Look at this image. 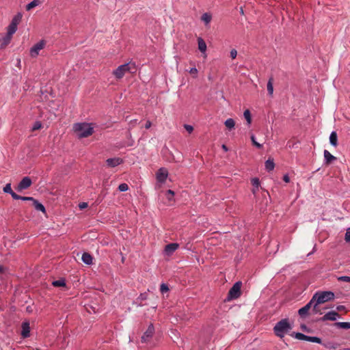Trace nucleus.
Segmentation results:
<instances>
[{
  "instance_id": "052dcab7",
  "label": "nucleus",
  "mask_w": 350,
  "mask_h": 350,
  "mask_svg": "<svg viewBox=\"0 0 350 350\" xmlns=\"http://www.w3.org/2000/svg\"><path fill=\"white\" fill-rule=\"evenodd\" d=\"M301 329H302L303 330H306V325H301Z\"/></svg>"
},
{
  "instance_id": "ddd939ff",
  "label": "nucleus",
  "mask_w": 350,
  "mask_h": 350,
  "mask_svg": "<svg viewBox=\"0 0 350 350\" xmlns=\"http://www.w3.org/2000/svg\"><path fill=\"white\" fill-rule=\"evenodd\" d=\"M179 247V245L176 243H169L165 245L164 253L167 256H171Z\"/></svg>"
},
{
  "instance_id": "c85d7f7f",
  "label": "nucleus",
  "mask_w": 350,
  "mask_h": 350,
  "mask_svg": "<svg viewBox=\"0 0 350 350\" xmlns=\"http://www.w3.org/2000/svg\"><path fill=\"white\" fill-rule=\"evenodd\" d=\"M244 118H245L247 123L250 125L252 122V116L249 109H246L243 113Z\"/></svg>"
},
{
  "instance_id": "79ce46f5",
  "label": "nucleus",
  "mask_w": 350,
  "mask_h": 350,
  "mask_svg": "<svg viewBox=\"0 0 350 350\" xmlns=\"http://www.w3.org/2000/svg\"><path fill=\"white\" fill-rule=\"evenodd\" d=\"M345 239L347 242H350V228L347 230Z\"/></svg>"
},
{
  "instance_id": "58836bf2",
  "label": "nucleus",
  "mask_w": 350,
  "mask_h": 350,
  "mask_svg": "<svg viewBox=\"0 0 350 350\" xmlns=\"http://www.w3.org/2000/svg\"><path fill=\"white\" fill-rule=\"evenodd\" d=\"M166 195H167V198H168V200H172L173 196H174V192L172 190L169 189L167 191Z\"/></svg>"
},
{
  "instance_id": "5701e85b",
  "label": "nucleus",
  "mask_w": 350,
  "mask_h": 350,
  "mask_svg": "<svg viewBox=\"0 0 350 350\" xmlns=\"http://www.w3.org/2000/svg\"><path fill=\"white\" fill-rule=\"evenodd\" d=\"M275 163L273 159H268L265 162V169L268 171H272L274 169Z\"/></svg>"
},
{
  "instance_id": "2eb2a0df",
  "label": "nucleus",
  "mask_w": 350,
  "mask_h": 350,
  "mask_svg": "<svg viewBox=\"0 0 350 350\" xmlns=\"http://www.w3.org/2000/svg\"><path fill=\"white\" fill-rule=\"evenodd\" d=\"M323 156L325 159V163L326 164L331 163L332 161L336 160V157L333 156L328 150H325L323 152Z\"/></svg>"
},
{
  "instance_id": "f03ea898",
  "label": "nucleus",
  "mask_w": 350,
  "mask_h": 350,
  "mask_svg": "<svg viewBox=\"0 0 350 350\" xmlns=\"http://www.w3.org/2000/svg\"><path fill=\"white\" fill-rule=\"evenodd\" d=\"M291 329L292 325L289 323L288 319H283L275 325L273 331L277 336L283 338Z\"/></svg>"
},
{
  "instance_id": "393cba45",
  "label": "nucleus",
  "mask_w": 350,
  "mask_h": 350,
  "mask_svg": "<svg viewBox=\"0 0 350 350\" xmlns=\"http://www.w3.org/2000/svg\"><path fill=\"white\" fill-rule=\"evenodd\" d=\"M224 124L229 130H231L234 129L235 122L232 118H228L225 121Z\"/></svg>"
},
{
  "instance_id": "4468645a",
  "label": "nucleus",
  "mask_w": 350,
  "mask_h": 350,
  "mask_svg": "<svg viewBox=\"0 0 350 350\" xmlns=\"http://www.w3.org/2000/svg\"><path fill=\"white\" fill-rule=\"evenodd\" d=\"M21 336L23 338H26L30 336V327L29 322H23L21 325Z\"/></svg>"
},
{
  "instance_id": "9b49d317",
  "label": "nucleus",
  "mask_w": 350,
  "mask_h": 350,
  "mask_svg": "<svg viewBox=\"0 0 350 350\" xmlns=\"http://www.w3.org/2000/svg\"><path fill=\"white\" fill-rule=\"evenodd\" d=\"M168 176V172L165 167H161L157 172V180L160 183H165Z\"/></svg>"
},
{
  "instance_id": "9d476101",
  "label": "nucleus",
  "mask_w": 350,
  "mask_h": 350,
  "mask_svg": "<svg viewBox=\"0 0 350 350\" xmlns=\"http://www.w3.org/2000/svg\"><path fill=\"white\" fill-rule=\"evenodd\" d=\"M338 317V313L332 310L327 312L323 317L319 319L317 321H335Z\"/></svg>"
},
{
  "instance_id": "de8ad7c7",
  "label": "nucleus",
  "mask_w": 350,
  "mask_h": 350,
  "mask_svg": "<svg viewBox=\"0 0 350 350\" xmlns=\"http://www.w3.org/2000/svg\"><path fill=\"white\" fill-rule=\"evenodd\" d=\"M34 198L33 197H23L22 196V199L21 200H23V201H31L32 202L34 201Z\"/></svg>"
},
{
  "instance_id": "72a5a7b5",
  "label": "nucleus",
  "mask_w": 350,
  "mask_h": 350,
  "mask_svg": "<svg viewBox=\"0 0 350 350\" xmlns=\"http://www.w3.org/2000/svg\"><path fill=\"white\" fill-rule=\"evenodd\" d=\"M3 191L5 193L11 194L13 191L12 189V187H11V184L10 183L6 184L5 185V187L3 188Z\"/></svg>"
},
{
  "instance_id": "0eeeda50",
  "label": "nucleus",
  "mask_w": 350,
  "mask_h": 350,
  "mask_svg": "<svg viewBox=\"0 0 350 350\" xmlns=\"http://www.w3.org/2000/svg\"><path fill=\"white\" fill-rule=\"evenodd\" d=\"M31 184V179L29 176H25L18 184L16 189L18 191H21L29 188Z\"/></svg>"
},
{
  "instance_id": "4c0bfd02",
  "label": "nucleus",
  "mask_w": 350,
  "mask_h": 350,
  "mask_svg": "<svg viewBox=\"0 0 350 350\" xmlns=\"http://www.w3.org/2000/svg\"><path fill=\"white\" fill-rule=\"evenodd\" d=\"M338 280L350 283V276H347V275L340 276L338 278Z\"/></svg>"
},
{
  "instance_id": "f3484780",
  "label": "nucleus",
  "mask_w": 350,
  "mask_h": 350,
  "mask_svg": "<svg viewBox=\"0 0 350 350\" xmlns=\"http://www.w3.org/2000/svg\"><path fill=\"white\" fill-rule=\"evenodd\" d=\"M81 260L85 265H90L92 263V256L88 253H83L81 257Z\"/></svg>"
},
{
  "instance_id": "412c9836",
  "label": "nucleus",
  "mask_w": 350,
  "mask_h": 350,
  "mask_svg": "<svg viewBox=\"0 0 350 350\" xmlns=\"http://www.w3.org/2000/svg\"><path fill=\"white\" fill-rule=\"evenodd\" d=\"M252 184L254 187V189H252V193L254 194L256 193V191L258 189V187L260 186V180L258 178H253L251 180Z\"/></svg>"
},
{
  "instance_id": "1a4fd4ad",
  "label": "nucleus",
  "mask_w": 350,
  "mask_h": 350,
  "mask_svg": "<svg viewBox=\"0 0 350 350\" xmlns=\"http://www.w3.org/2000/svg\"><path fill=\"white\" fill-rule=\"evenodd\" d=\"M45 45L44 40H40L36 44H34L30 49V55L33 57H36L39 54L40 50H42Z\"/></svg>"
},
{
  "instance_id": "680f3d73",
  "label": "nucleus",
  "mask_w": 350,
  "mask_h": 350,
  "mask_svg": "<svg viewBox=\"0 0 350 350\" xmlns=\"http://www.w3.org/2000/svg\"><path fill=\"white\" fill-rule=\"evenodd\" d=\"M241 13H242V14L243 13V10L242 8L241 9Z\"/></svg>"
},
{
  "instance_id": "a211bd4d",
  "label": "nucleus",
  "mask_w": 350,
  "mask_h": 350,
  "mask_svg": "<svg viewBox=\"0 0 350 350\" xmlns=\"http://www.w3.org/2000/svg\"><path fill=\"white\" fill-rule=\"evenodd\" d=\"M329 143L336 147L338 145V137L336 131H332L329 135Z\"/></svg>"
},
{
  "instance_id": "4be33fe9",
  "label": "nucleus",
  "mask_w": 350,
  "mask_h": 350,
  "mask_svg": "<svg viewBox=\"0 0 350 350\" xmlns=\"http://www.w3.org/2000/svg\"><path fill=\"white\" fill-rule=\"evenodd\" d=\"M212 16L209 13H204L201 16V20L205 23L206 25H208L211 21Z\"/></svg>"
},
{
  "instance_id": "6e6d98bb",
  "label": "nucleus",
  "mask_w": 350,
  "mask_h": 350,
  "mask_svg": "<svg viewBox=\"0 0 350 350\" xmlns=\"http://www.w3.org/2000/svg\"><path fill=\"white\" fill-rule=\"evenodd\" d=\"M316 251V245H314V247H313V250L311 252H310L308 256H310V254H312V253H314V252Z\"/></svg>"
},
{
  "instance_id": "f704fd0d",
  "label": "nucleus",
  "mask_w": 350,
  "mask_h": 350,
  "mask_svg": "<svg viewBox=\"0 0 350 350\" xmlns=\"http://www.w3.org/2000/svg\"><path fill=\"white\" fill-rule=\"evenodd\" d=\"M129 189V186L126 183H121L118 186V190L121 192L126 191Z\"/></svg>"
},
{
  "instance_id": "c9c22d12",
  "label": "nucleus",
  "mask_w": 350,
  "mask_h": 350,
  "mask_svg": "<svg viewBox=\"0 0 350 350\" xmlns=\"http://www.w3.org/2000/svg\"><path fill=\"white\" fill-rule=\"evenodd\" d=\"M169 291V287L167 284L165 283H162L160 286V291L161 293H167Z\"/></svg>"
},
{
  "instance_id": "20e7f679",
  "label": "nucleus",
  "mask_w": 350,
  "mask_h": 350,
  "mask_svg": "<svg viewBox=\"0 0 350 350\" xmlns=\"http://www.w3.org/2000/svg\"><path fill=\"white\" fill-rule=\"evenodd\" d=\"M135 69V66L134 64L126 63L119 66L113 71V74L116 78L120 79L124 77L126 72H132V70Z\"/></svg>"
},
{
  "instance_id": "f8f14e48",
  "label": "nucleus",
  "mask_w": 350,
  "mask_h": 350,
  "mask_svg": "<svg viewBox=\"0 0 350 350\" xmlns=\"http://www.w3.org/2000/svg\"><path fill=\"white\" fill-rule=\"evenodd\" d=\"M123 163V159L120 157L109 158L106 160V164L109 167H115Z\"/></svg>"
},
{
  "instance_id": "423d86ee",
  "label": "nucleus",
  "mask_w": 350,
  "mask_h": 350,
  "mask_svg": "<svg viewBox=\"0 0 350 350\" xmlns=\"http://www.w3.org/2000/svg\"><path fill=\"white\" fill-rule=\"evenodd\" d=\"M314 301L311 298L309 302L306 304L304 307L301 308L298 310V314L301 318L307 317L309 314V310L312 308Z\"/></svg>"
},
{
  "instance_id": "a878e982",
  "label": "nucleus",
  "mask_w": 350,
  "mask_h": 350,
  "mask_svg": "<svg viewBox=\"0 0 350 350\" xmlns=\"http://www.w3.org/2000/svg\"><path fill=\"white\" fill-rule=\"evenodd\" d=\"M335 325L339 328L345 329H350V322H337Z\"/></svg>"
},
{
  "instance_id": "7ed1b4c3",
  "label": "nucleus",
  "mask_w": 350,
  "mask_h": 350,
  "mask_svg": "<svg viewBox=\"0 0 350 350\" xmlns=\"http://www.w3.org/2000/svg\"><path fill=\"white\" fill-rule=\"evenodd\" d=\"M334 293L330 291H317L312 296L314 301L320 304L332 301L334 299Z\"/></svg>"
},
{
  "instance_id": "a19ab883",
  "label": "nucleus",
  "mask_w": 350,
  "mask_h": 350,
  "mask_svg": "<svg viewBox=\"0 0 350 350\" xmlns=\"http://www.w3.org/2000/svg\"><path fill=\"white\" fill-rule=\"evenodd\" d=\"M184 128L189 133H192L193 131V127L189 124H184Z\"/></svg>"
},
{
  "instance_id": "37998d69",
  "label": "nucleus",
  "mask_w": 350,
  "mask_h": 350,
  "mask_svg": "<svg viewBox=\"0 0 350 350\" xmlns=\"http://www.w3.org/2000/svg\"><path fill=\"white\" fill-rule=\"evenodd\" d=\"M230 57L232 59H235L237 55V51L236 49H232L231 51H230Z\"/></svg>"
},
{
  "instance_id": "6ab92c4d",
  "label": "nucleus",
  "mask_w": 350,
  "mask_h": 350,
  "mask_svg": "<svg viewBox=\"0 0 350 350\" xmlns=\"http://www.w3.org/2000/svg\"><path fill=\"white\" fill-rule=\"evenodd\" d=\"M32 205L34 206V208L36 211H39L42 213L46 212L44 206L42 204H41L40 202H39L37 200H36V199L34 200V201L32 203Z\"/></svg>"
},
{
  "instance_id": "e433bc0d",
  "label": "nucleus",
  "mask_w": 350,
  "mask_h": 350,
  "mask_svg": "<svg viewBox=\"0 0 350 350\" xmlns=\"http://www.w3.org/2000/svg\"><path fill=\"white\" fill-rule=\"evenodd\" d=\"M11 38L12 36H8V33H7L6 36L2 38V44L4 45L8 44V43H10Z\"/></svg>"
},
{
  "instance_id": "5fc2aeb1",
  "label": "nucleus",
  "mask_w": 350,
  "mask_h": 350,
  "mask_svg": "<svg viewBox=\"0 0 350 350\" xmlns=\"http://www.w3.org/2000/svg\"><path fill=\"white\" fill-rule=\"evenodd\" d=\"M251 140H252V142L253 144V145L255 144V142H257L256 140V137L254 135H252L251 136Z\"/></svg>"
},
{
  "instance_id": "b1692460",
  "label": "nucleus",
  "mask_w": 350,
  "mask_h": 350,
  "mask_svg": "<svg viewBox=\"0 0 350 350\" xmlns=\"http://www.w3.org/2000/svg\"><path fill=\"white\" fill-rule=\"evenodd\" d=\"M40 3L41 2L40 0H33L26 5V10L29 11L31 9L39 5Z\"/></svg>"
},
{
  "instance_id": "dca6fc26",
  "label": "nucleus",
  "mask_w": 350,
  "mask_h": 350,
  "mask_svg": "<svg viewBox=\"0 0 350 350\" xmlns=\"http://www.w3.org/2000/svg\"><path fill=\"white\" fill-rule=\"evenodd\" d=\"M198 49L202 53H204L206 55V49H207L206 44L204 42V40L200 37L198 38Z\"/></svg>"
},
{
  "instance_id": "bb28decb",
  "label": "nucleus",
  "mask_w": 350,
  "mask_h": 350,
  "mask_svg": "<svg viewBox=\"0 0 350 350\" xmlns=\"http://www.w3.org/2000/svg\"><path fill=\"white\" fill-rule=\"evenodd\" d=\"M267 92L268 94L271 96L273 92V79L270 78L267 82Z\"/></svg>"
},
{
  "instance_id": "ea45409f",
  "label": "nucleus",
  "mask_w": 350,
  "mask_h": 350,
  "mask_svg": "<svg viewBox=\"0 0 350 350\" xmlns=\"http://www.w3.org/2000/svg\"><path fill=\"white\" fill-rule=\"evenodd\" d=\"M42 126V124L40 123V122L39 121H37L34 123L33 127H32V130L33 131H36V130H38L39 129H40Z\"/></svg>"
},
{
  "instance_id": "f257e3e1",
  "label": "nucleus",
  "mask_w": 350,
  "mask_h": 350,
  "mask_svg": "<svg viewBox=\"0 0 350 350\" xmlns=\"http://www.w3.org/2000/svg\"><path fill=\"white\" fill-rule=\"evenodd\" d=\"M73 130L79 138H84L93 133L94 128L89 123L79 122L73 125Z\"/></svg>"
},
{
  "instance_id": "864d4df0",
  "label": "nucleus",
  "mask_w": 350,
  "mask_h": 350,
  "mask_svg": "<svg viewBox=\"0 0 350 350\" xmlns=\"http://www.w3.org/2000/svg\"><path fill=\"white\" fill-rule=\"evenodd\" d=\"M254 146H255L258 148H261L262 147V145L261 144H259L258 142H255Z\"/></svg>"
},
{
  "instance_id": "603ef678",
  "label": "nucleus",
  "mask_w": 350,
  "mask_h": 350,
  "mask_svg": "<svg viewBox=\"0 0 350 350\" xmlns=\"http://www.w3.org/2000/svg\"><path fill=\"white\" fill-rule=\"evenodd\" d=\"M283 180H284V182H286V183H289V181H290V178H289V176H288V174H285V175H284V176H283Z\"/></svg>"
},
{
  "instance_id": "bf43d9fd",
  "label": "nucleus",
  "mask_w": 350,
  "mask_h": 350,
  "mask_svg": "<svg viewBox=\"0 0 350 350\" xmlns=\"http://www.w3.org/2000/svg\"><path fill=\"white\" fill-rule=\"evenodd\" d=\"M3 271V267L0 265V273H2Z\"/></svg>"
},
{
  "instance_id": "c756f323",
  "label": "nucleus",
  "mask_w": 350,
  "mask_h": 350,
  "mask_svg": "<svg viewBox=\"0 0 350 350\" xmlns=\"http://www.w3.org/2000/svg\"><path fill=\"white\" fill-rule=\"evenodd\" d=\"M52 284L54 286H66V282L64 279H60L57 280H55L52 282Z\"/></svg>"
},
{
  "instance_id": "7c9ffc66",
  "label": "nucleus",
  "mask_w": 350,
  "mask_h": 350,
  "mask_svg": "<svg viewBox=\"0 0 350 350\" xmlns=\"http://www.w3.org/2000/svg\"><path fill=\"white\" fill-rule=\"evenodd\" d=\"M307 341L315 342V343H318V344L321 343V339L317 336H308Z\"/></svg>"
},
{
  "instance_id": "39448f33",
  "label": "nucleus",
  "mask_w": 350,
  "mask_h": 350,
  "mask_svg": "<svg viewBox=\"0 0 350 350\" xmlns=\"http://www.w3.org/2000/svg\"><path fill=\"white\" fill-rule=\"evenodd\" d=\"M241 286H242L241 282L239 281V282H235L233 284V286L230 288V289L229 290L226 299L228 301H230V300H233V299H236L239 298L241 295Z\"/></svg>"
},
{
  "instance_id": "49530a36",
  "label": "nucleus",
  "mask_w": 350,
  "mask_h": 350,
  "mask_svg": "<svg viewBox=\"0 0 350 350\" xmlns=\"http://www.w3.org/2000/svg\"><path fill=\"white\" fill-rule=\"evenodd\" d=\"M137 124V120L134 119L131 120L129 122V126L130 128L134 127Z\"/></svg>"
},
{
  "instance_id": "09e8293b",
  "label": "nucleus",
  "mask_w": 350,
  "mask_h": 350,
  "mask_svg": "<svg viewBox=\"0 0 350 350\" xmlns=\"http://www.w3.org/2000/svg\"><path fill=\"white\" fill-rule=\"evenodd\" d=\"M147 299V295L146 293H142L138 297V299H140L141 301L145 300Z\"/></svg>"
},
{
  "instance_id": "6e6552de",
  "label": "nucleus",
  "mask_w": 350,
  "mask_h": 350,
  "mask_svg": "<svg viewBox=\"0 0 350 350\" xmlns=\"http://www.w3.org/2000/svg\"><path fill=\"white\" fill-rule=\"evenodd\" d=\"M154 333V327L153 324H150L146 331L144 333L142 336L141 340L142 342H147L153 336Z\"/></svg>"
},
{
  "instance_id": "cd10ccee",
  "label": "nucleus",
  "mask_w": 350,
  "mask_h": 350,
  "mask_svg": "<svg viewBox=\"0 0 350 350\" xmlns=\"http://www.w3.org/2000/svg\"><path fill=\"white\" fill-rule=\"evenodd\" d=\"M319 304H317L316 301H314L313 307L312 308V313L313 314H322V312L321 311V310L319 309Z\"/></svg>"
},
{
  "instance_id": "473e14b6",
  "label": "nucleus",
  "mask_w": 350,
  "mask_h": 350,
  "mask_svg": "<svg viewBox=\"0 0 350 350\" xmlns=\"http://www.w3.org/2000/svg\"><path fill=\"white\" fill-rule=\"evenodd\" d=\"M21 18L22 15L20 13H18L12 18L10 23H15V25H18V24L21 20Z\"/></svg>"
},
{
  "instance_id": "2f4dec72",
  "label": "nucleus",
  "mask_w": 350,
  "mask_h": 350,
  "mask_svg": "<svg viewBox=\"0 0 350 350\" xmlns=\"http://www.w3.org/2000/svg\"><path fill=\"white\" fill-rule=\"evenodd\" d=\"M295 338L298 339V340H301L307 341L308 336L305 335V334H304L302 333L297 332V333L295 334Z\"/></svg>"
},
{
  "instance_id": "aec40b11",
  "label": "nucleus",
  "mask_w": 350,
  "mask_h": 350,
  "mask_svg": "<svg viewBox=\"0 0 350 350\" xmlns=\"http://www.w3.org/2000/svg\"><path fill=\"white\" fill-rule=\"evenodd\" d=\"M17 25L15 23H10L8 27L7 33L8 36H12V35L16 31Z\"/></svg>"
},
{
  "instance_id": "3c124183",
  "label": "nucleus",
  "mask_w": 350,
  "mask_h": 350,
  "mask_svg": "<svg viewBox=\"0 0 350 350\" xmlns=\"http://www.w3.org/2000/svg\"><path fill=\"white\" fill-rule=\"evenodd\" d=\"M151 122L150 120H147L144 126L146 129H148L151 127Z\"/></svg>"
},
{
  "instance_id": "8fccbe9b",
  "label": "nucleus",
  "mask_w": 350,
  "mask_h": 350,
  "mask_svg": "<svg viewBox=\"0 0 350 350\" xmlns=\"http://www.w3.org/2000/svg\"><path fill=\"white\" fill-rule=\"evenodd\" d=\"M88 206V203L86 202H81L79 204V207L80 209H83Z\"/></svg>"
},
{
  "instance_id": "c03bdc74",
  "label": "nucleus",
  "mask_w": 350,
  "mask_h": 350,
  "mask_svg": "<svg viewBox=\"0 0 350 350\" xmlns=\"http://www.w3.org/2000/svg\"><path fill=\"white\" fill-rule=\"evenodd\" d=\"M13 199L14 200H21L22 196L16 194L15 192L12 191V193L10 194Z\"/></svg>"
},
{
  "instance_id": "a18cd8bd",
  "label": "nucleus",
  "mask_w": 350,
  "mask_h": 350,
  "mask_svg": "<svg viewBox=\"0 0 350 350\" xmlns=\"http://www.w3.org/2000/svg\"><path fill=\"white\" fill-rule=\"evenodd\" d=\"M189 72L191 75H196L198 73V69L196 67H193L189 70ZM194 77H196V76H195Z\"/></svg>"
},
{
  "instance_id": "13d9d810",
  "label": "nucleus",
  "mask_w": 350,
  "mask_h": 350,
  "mask_svg": "<svg viewBox=\"0 0 350 350\" xmlns=\"http://www.w3.org/2000/svg\"><path fill=\"white\" fill-rule=\"evenodd\" d=\"M222 148L226 152L228 151V148L226 145L223 144L222 145Z\"/></svg>"
},
{
  "instance_id": "4d7b16f0",
  "label": "nucleus",
  "mask_w": 350,
  "mask_h": 350,
  "mask_svg": "<svg viewBox=\"0 0 350 350\" xmlns=\"http://www.w3.org/2000/svg\"><path fill=\"white\" fill-rule=\"evenodd\" d=\"M344 308H345V306H337V308H336V309H337L338 310H342V309H344Z\"/></svg>"
}]
</instances>
